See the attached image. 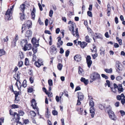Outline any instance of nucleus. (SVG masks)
Instances as JSON below:
<instances>
[{
    "mask_svg": "<svg viewBox=\"0 0 125 125\" xmlns=\"http://www.w3.org/2000/svg\"><path fill=\"white\" fill-rule=\"evenodd\" d=\"M32 34V31L30 30H27L25 34V37H27L29 39V37L31 36Z\"/></svg>",
    "mask_w": 125,
    "mask_h": 125,
    "instance_id": "nucleus-6",
    "label": "nucleus"
},
{
    "mask_svg": "<svg viewBox=\"0 0 125 125\" xmlns=\"http://www.w3.org/2000/svg\"><path fill=\"white\" fill-rule=\"evenodd\" d=\"M89 105L91 107H93L94 105V103L92 100H91L90 101Z\"/></svg>",
    "mask_w": 125,
    "mask_h": 125,
    "instance_id": "nucleus-28",
    "label": "nucleus"
},
{
    "mask_svg": "<svg viewBox=\"0 0 125 125\" xmlns=\"http://www.w3.org/2000/svg\"><path fill=\"white\" fill-rule=\"evenodd\" d=\"M31 115L33 117H35L36 115V114L33 111H31L30 112Z\"/></svg>",
    "mask_w": 125,
    "mask_h": 125,
    "instance_id": "nucleus-30",
    "label": "nucleus"
},
{
    "mask_svg": "<svg viewBox=\"0 0 125 125\" xmlns=\"http://www.w3.org/2000/svg\"><path fill=\"white\" fill-rule=\"evenodd\" d=\"M31 15L32 16V19L33 20H34L35 17V13L31 12Z\"/></svg>",
    "mask_w": 125,
    "mask_h": 125,
    "instance_id": "nucleus-57",
    "label": "nucleus"
},
{
    "mask_svg": "<svg viewBox=\"0 0 125 125\" xmlns=\"http://www.w3.org/2000/svg\"><path fill=\"white\" fill-rule=\"evenodd\" d=\"M74 59L78 62H80L81 60V56L79 54H77L75 55L74 57Z\"/></svg>",
    "mask_w": 125,
    "mask_h": 125,
    "instance_id": "nucleus-7",
    "label": "nucleus"
},
{
    "mask_svg": "<svg viewBox=\"0 0 125 125\" xmlns=\"http://www.w3.org/2000/svg\"><path fill=\"white\" fill-rule=\"evenodd\" d=\"M50 116V113L48 111V109H47V111L46 114V117L48 118H49Z\"/></svg>",
    "mask_w": 125,
    "mask_h": 125,
    "instance_id": "nucleus-40",
    "label": "nucleus"
},
{
    "mask_svg": "<svg viewBox=\"0 0 125 125\" xmlns=\"http://www.w3.org/2000/svg\"><path fill=\"white\" fill-rule=\"evenodd\" d=\"M19 39V37L17 35H16L15 39H13V40H14V41L16 42Z\"/></svg>",
    "mask_w": 125,
    "mask_h": 125,
    "instance_id": "nucleus-53",
    "label": "nucleus"
},
{
    "mask_svg": "<svg viewBox=\"0 0 125 125\" xmlns=\"http://www.w3.org/2000/svg\"><path fill=\"white\" fill-rule=\"evenodd\" d=\"M33 73L32 71V70H30L28 72V73L30 75H31V76H33Z\"/></svg>",
    "mask_w": 125,
    "mask_h": 125,
    "instance_id": "nucleus-56",
    "label": "nucleus"
},
{
    "mask_svg": "<svg viewBox=\"0 0 125 125\" xmlns=\"http://www.w3.org/2000/svg\"><path fill=\"white\" fill-rule=\"evenodd\" d=\"M101 76L105 78V79H107L108 78V77L105 74H101Z\"/></svg>",
    "mask_w": 125,
    "mask_h": 125,
    "instance_id": "nucleus-60",
    "label": "nucleus"
},
{
    "mask_svg": "<svg viewBox=\"0 0 125 125\" xmlns=\"http://www.w3.org/2000/svg\"><path fill=\"white\" fill-rule=\"evenodd\" d=\"M71 27L69 28V30L71 31H73V30H74V26H72V25H71Z\"/></svg>",
    "mask_w": 125,
    "mask_h": 125,
    "instance_id": "nucleus-58",
    "label": "nucleus"
},
{
    "mask_svg": "<svg viewBox=\"0 0 125 125\" xmlns=\"http://www.w3.org/2000/svg\"><path fill=\"white\" fill-rule=\"evenodd\" d=\"M53 13V11L52 10H50L49 12V15L50 17H52Z\"/></svg>",
    "mask_w": 125,
    "mask_h": 125,
    "instance_id": "nucleus-49",
    "label": "nucleus"
},
{
    "mask_svg": "<svg viewBox=\"0 0 125 125\" xmlns=\"http://www.w3.org/2000/svg\"><path fill=\"white\" fill-rule=\"evenodd\" d=\"M27 27H28V29L31 28V27L32 22L31 21H28L27 22Z\"/></svg>",
    "mask_w": 125,
    "mask_h": 125,
    "instance_id": "nucleus-17",
    "label": "nucleus"
},
{
    "mask_svg": "<svg viewBox=\"0 0 125 125\" xmlns=\"http://www.w3.org/2000/svg\"><path fill=\"white\" fill-rule=\"evenodd\" d=\"M88 15L90 17H92V12L90 11H88L87 12Z\"/></svg>",
    "mask_w": 125,
    "mask_h": 125,
    "instance_id": "nucleus-48",
    "label": "nucleus"
},
{
    "mask_svg": "<svg viewBox=\"0 0 125 125\" xmlns=\"http://www.w3.org/2000/svg\"><path fill=\"white\" fill-rule=\"evenodd\" d=\"M91 58L90 55L87 56L86 58V62L91 61Z\"/></svg>",
    "mask_w": 125,
    "mask_h": 125,
    "instance_id": "nucleus-52",
    "label": "nucleus"
},
{
    "mask_svg": "<svg viewBox=\"0 0 125 125\" xmlns=\"http://www.w3.org/2000/svg\"><path fill=\"white\" fill-rule=\"evenodd\" d=\"M122 78L120 76H118L116 77V79L117 81H119L122 79Z\"/></svg>",
    "mask_w": 125,
    "mask_h": 125,
    "instance_id": "nucleus-62",
    "label": "nucleus"
},
{
    "mask_svg": "<svg viewBox=\"0 0 125 125\" xmlns=\"http://www.w3.org/2000/svg\"><path fill=\"white\" fill-rule=\"evenodd\" d=\"M34 78L33 76H31L29 79V80L31 83H32L33 82Z\"/></svg>",
    "mask_w": 125,
    "mask_h": 125,
    "instance_id": "nucleus-39",
    "label": "nucleus"
},
{
    "mask_svg": "<svg viewBox=\"0 0 125 125\" xmlns=\"http://www.w3.org/2000/svg\"><path fill=\"white\" fill-rule=\"evenodd\" d=\"M104 71L107 73H111L112 72V68L109 69H105Z\"/></svg>",
    "mask_w": 125,
    "mask_h": 125,
    "instance_id": "nucleus-22",
    "label": "nucleus"
},
{
    "mask_svg": "<svg viewBox=\"0 0 125 125\" xmlns=\"http://www.w3.org/2000/svg\"><path fill=\"white\" fill-rule=\"evenodd\" d=\"M68 24H71V25H72V26H75V23L73 22H72V21H70L68 23Z\"/></svg>",
    "mask_w": 125,
    "mask_h": 125,
    "instance_id": "nucleus-31",
    "label": "nucleus"
},
{
    "mask_svg": "<svg viewBox=\"0 0 125 125\" xmlns=\"http://www.w3.org/2000/svg\"><path fill=\"white\" fill-rule=\"evenodd\" d=\"M70 53V51L68 50H67L65 52V56L67 57L69 55Z\"/></svg>",
    "mask_w": 125,
    "mask_h": 125,
    "instance_id": "nucleus-59",
    "label": "nucleus"
},
{
    "mask_svg": "<svg viewBox=\"0 0 125 125\" xmlns=\"http://www.w3.org/2000/svg\"><path fill=\"white\" fill-rule=\"evenodd\" d=\"M27 81L26 80H24L22 83V86L24 87H25L27 85L26 84Z\"/></svg>",
    "mask_w": 125,
    "mask_h": 125,
    "instance_id": "nucleus-33",
    "label": "nucleus"
},
{
    "mask_svg": "<svg viewBox=\"0 0 125 125\" xmlns=\"http://www.w3.org/2000/svg\"><path fill=\"white\" fill-rule=\"evenodd\" d=\"M110 88L112 90V91L114 93H115L116 92L117 90L116 88H113L111 87H110Z\"/></svg>",
    "mask_w": 125,
    "mask_h": 125,
    "instance_id": "nucleus-54",
    "label": "nucleus"
},
{
    "mask_svg": "<svg viewBox=\"0 0 125 125\" xmlns=\"http://www.w3.org/2000/svg\"><path fill=\"white\" fill-rule=\"evenodd\" d=\"M46 94L48 95V96L49 97H51L52 96V93L51 92H50L49 93L47 92L46 93Z\"/></svg>",
    "mask_w": 125,
    "mask_h": 125,
    "instance_id": "nucleus-47",
    "label": "nucleus"
},
{
    "mask_svg": "<svg viewBox=\"0 0 125 125\" xmlns=\"http://www.w3.org/2000/svg\"><path fill=\"white\" fill-rule=\"evenodd\" d=\"M109 117L110 119L114 121L116 120V118L115 114L112 115L111 117L109 116Z\"/></svg>",
    "mask_w": 125,
    "mask_h": 125,
    "instance_id": "nucleus-20",
    "label": "nucleus"
},
{
    "mask_svg": "<svg viewBox=\"0 0 125 125\" xmlns=\"http://www.w3.org/2000/svg\"><path fill=\"white\" fill-rule=\"evenodd\" d=\"M48 83L50 86H52V81L51 79H49L48 80Z\"/></svg>",
    "mask_w": 125,
    "mask_h": 125,
    "instance_id": "nucleus-38",
    "label": "nucleus"
},
{
    "mask_svg": "<svg viewBox=\"0 0 125 125\" xmlns=\"http://www.w3.org/2000/svg\"><path fill=\"white\" fill-rule=\"evenodd\" d=\"M121 100L122 104H124L125 103V98H123Z\"/></svg>",
    "mask_w": 125,
    "mask_h": 125,
    "instance_id": "nucleus-64",
    "label": "nucleus"
},
{
    "mask_svg": "<svg viewBox=\"0 0 125 125\" xmlns=\"http://www.w3.org/2000/svg\"><path fill=\"white\" fill-rule=\"evenodd\" d=\"M78 99L80 100H82L84 98L83 96H78Z\"/></svg>",
    "mask_w": 125,
    "mask_h": 125,
    "instance_id": "nucleus-43",
    "label": "nucleus"
},
{
    "mask_svg": "<svg viewBox=\"0 0 125 125\" xmlns=\"http://www.w3.org/2000/svg\"><path fill=\"white\" fill-rule=\"evenodd\" d=\"M11 108L12 109H15L19 108V106L18 105H16L15 104H12L11 105Z\"/></svg>",
    "mask_w": 125,
    "mask_h": 125,
    "instance_id": "nucleus-34",
    "label": "nucleus"
},
{
    "mask_svg": "<svg viewBox=\"0 0 125 125\" xmlns=\"http://www.w3.org/2000/svg\"><path fill=\"white\" fill-rule=\"evenodd\" d=\"M8 10L6 11V12L5 14V19L6 21L8 20Z\"/></svg>",
    "mask_w": 125,
    "mask_h": 125,
    "instance_id": "nucleus-29",
    "label": "nucleus"
},
{
    "mask_svg": "<svg viewBox=\"0 0 125 125\" xmlns=\"http://www.w3.org/2000/svg\"><path fill=\"white\" fill-rule=\"evenodd\" d=\"M24 123L25 124H28L29 123V121L28 119H25L24 120Z\"/></svg>",
    "mask_w": 125,
    "mask_h": 125,
    "instance_id": "nucleus-55",
    "label": "nucleus"
},
{
    "mask_svg": "<svg viewBox=\"0 0 125 125\" xmlns=\"http://www.w3.org/2000/svg\"><path fill=\"white\" fill-rule=\"evenodd\" d=\"M62 64L60 63H58L57 66L58 69L59 70H62Z\"/></svg>",
    "mask_w": 125,
    "mask_h": 125,
    "instance_id": "nucleus-21",
    "label": "nucleus"
},
{
    "mask_svg": "<svg viewBox=\"0 0 125 125\" xmlns=\"http://www.w3.org/2000/svg\"><path fill=\"white\" fill-rule=\"evenodd\" d=\"M19 56L20 58L21 59H22L24 57L23 55L22 52L20 53Z\"/></svg>",
    "mask_w": 125,
    "mask_h": 125,
    "instance_id": "nucleus-61",
    "label": "nucleus"
},
{
    "mask_svg": "<svg viewBox=\"0 0 125 125\" xmlns=\"http://www.w3.org/2000/svg\"><path fill=\"white\" fill-rule=\"evenodd\" d=\"M23 64V62L22 61H20L19 62L18 66L19 67H21Z\"/></svg>",
    "mask_w": 125,
    "mask_h": 125,
    "instance_id": "nucleus-45",
    "label": "nucleus"
},
{
    "mask_svg": "<svg viewBox=\"0 0 125 125\" xmlns=\"http://www.w3.org/2000/svg\"><path fill=\"white\" fill-rule=\"evenodd\" d=\"M118 91L119 93H121L122 92H123L124 90V89L122 87H118Z\"/></svg>",
    "mask_w": 125,
    "mask_h": 125,
    "instance_id": "nucleus-27",
    "label": "nucleus"
},
{
    "mask_svg": "<svg viewBox=\"0 0 125 125\" xmlns=\"http://www.w3.org/2000/svg\"><path fill=\"white\" fill-rule=\"evenodd\" d=\"M31 41L33 44L39 43V41L36 40L35 38H33L31 40Z\"/></svg>",
    "mask_w": 125,
    "mask_h": 125,
    "instance_id": "nucleus-15",
    "label": "nucleus"
},
{
    "mask_svg": "<svg viewBox=\"0 0 125 125\" xmlns=\"http://www.w3.org/2000/svg\"><path fill=\"white\" fill-rule=\"evenodd\" d=\"M25 65H29V62L28 59L27 58L25 59Z\"/></svg>",
    "mask_w": 125,
    "mask_h": 125,
    "instance_id": "nucleus-35",
    "label": "nucleus"
},
{
    "mask_svg": "<svg viewBox=\"0 0 125 125\" xmlns=\"http://www.w3.org/2000/svg\"><path fill=\"white\" fill-rule=\"evenodd\" d=\"M20 9L22 12H24V11L25 9V5L24 4H22L20 6Z\"/></svg>",
    "mask_w": 125,
    "mask_h": 125,
    "instance_id": "nucleus-16",
    "label": "nucleus"
},
{
    "mask_svg": "<svg viewBox=\"0 0 125 125\" xmlns=\"http://www.w3.org/2000/svg\"><path fill=\"white\" fill-rule=\"evenodd\" d=\"M13 92H14V94L15 95V100H17V97L19 95V93L18 92L16 91H14Z\"/></svg>",
    "mask_w": 125,
    "mask_h": 125,
    "instance_id": "nucleus-26",
    "label": "nucleus"
},
{
    "mask_svg": "<svg viewBox=\"0 0 125 125\" xmlns=\"http://www.w3.org/2000/svg\"><path fill=\"white\" fill-rule=\"evenodd\" d=\"M27 43V41L26 40H22L21 41L20 45L23 47V46H25L26 44Z\"/></svg>",
    "mask_w": 125,
    "mask_h": 125,
    "instance_id": "nucleus-14",
    "label": "nucleus"
},
{
    "mask_svg": "<svg viewBox=\"0 0 125 125\" xmlns=\"http://www.w3.org/2000/svg\"><path fill=\"white\" fill-rule=\"evenodd\" d=\"M14 5H13L10 8L9 11L8 12V20H10L12 18V13L13 12V8Z\"/></svg>",
    "mask_w": 125,
    "mask_h": 125,
    "instance_id": "nucleus-3",
    "label": "nucleus"
},
{
    "mask_svg": "<svg viewBox=\"0 0 125 125\" xmlns=\"http://www.w3.org/2000/svg\"><path fill=\"white\" fill-rule=\"evenodd\" d=\"M50 52L52 55L55 54L57 52V48L55 46L53 45L50 48Z\"/></svg>",
    "mask_w": 125,
    "mask_h": 125,
    "instance_id": "nucleus-2",
    "label": "nucleus"
},
{
    "mask_svg": "<svg viewBox=\"0 0 125 125\" xmlns=\"http://www.w3.org/2000/svg\"><path fill=\"white\" fill-rule=\"evenodd\" d=\"M80 80L81 82H83L86 85L88 84L89 82L88 79L86 80L83 77L81 78Z\"/></svg>",
    "mask_w": 125,
    "mask_h": 125,
    "instance_id": "nucleus-13",
    "label": "nucleus"
},
{
    "mask_svg": "<svg viewBox=\"0 0 125 125\" xmlns=\"http://www.w3.org/2000/svg\"><path fill=\"white\" fill-rule=\"evenodd\" d=\"M120 112L121 113V115L122 116H123L124 115H125V112L124 111L122 110H121L120 111Z\"/></svg>",
    "mask_w": 125,
    "mask_h": 125,
    "instance_id": "nucleus-51",
    "label": "nucleus"
},
{
    "mask_svg": "<svg viewBox=\"0 0 125 125\" xmlns=\"http://www.w3.org/2000/svg\"><path fill=\"white\" fill-rule=\"evenodd\" d=\"M31 106L33 109H37L36 103L34 99H33L31 101Z\"/></svg>",
    "mask_w": 125,
    "mask_h": 125,
    "instance_id": "nucleus-8",
    "label": "nucleus"
},
{
    "mask_svg": "<svg viewBox=\"0 0 125 125\" xmlns=\"http://www.w3.org/2000/svg\"><path fill=\"white\" fill-rule=\"evenodd\" d=\"M52 114L54 115H58V112L55 110H53L52 111Z\"/></svg>",
    "mask_w": 125,
    "mask_h": 125,
    "instance_id": "nucleus-46",
    "label": "nucleus"
},
{
    "mask_svg": "<svg viewBox=\"0 0 125 125\" xmlns=\"http://www.w3.org/2000/svg\"><path fill=\"white\" fill-rule=\"evenodd\" d=\"M5 51L2 49H0V55L2 56V55L5 54Z\"/></svg>",
    "mask_w": 125,
    "mask_h": 125,
    "instance_id": "nucleus-24",
    "label": "nucleus"
},
{
    "mask_svg": "<svg viewBox=\"0 0 125 125\" xmlns=\"http://www.w3.org/2000/svg\"><path fill=\"white\" fill-rule=\"evenodd\" d=\"M16 42L13 40L12 42L11 46L12 47H14L16 46Z\"/></svg>",
    "mask_w": 125,
    "mask_h": 125,
    "instance_id": "nucleus-37",
    "label": "nucleus"
},
{
    "mask_svg": "<svg viewBox=\"0 0 125 125\" xmlns=\"http://www.w3.org/2000/svg\"><path fill=\"white\" fill-rule=\"evenodd\" d=\"M33 89L31 88L30 87L28 89V92H29L31 93L32 92Z\"/></svg>",
    "mask_w": 125,
    "mask_h": 125,
    "instance_id": "nucleus-63",
    "label": "nucleus"
},
{
    "mask_svg": "<svg viewBox=\"0 0 125 125\" xmlns=\"http://www.w3.org/2000/svg\"><path fill=\"white\" fill-rule=\"evenodd\" d=\"M87 45V43L86 42H83L80 45L81 47L83 48H84Z\"/></svg>",
    "mask_w": 125,
    "mask_h": 125,
    "instance_id": "nucleus-19",
    "label": "nucleus"
},
{
    "mask_svg": "<svg viewBox=\"0 0 125 125\" xmlns=\"http://www.w3.org/2000/svg\"><path fill=\"white\" fill-rule=\"evenodd\" d=\"M20 116L16 112H14V114L13 115V116H15L16 118L15 121L16 122H19V120L20 119Z\"/></svg>",
    "mask_w": 125,
    "mask_h": 125,
    "instance_id": "nucleus-9",
    "label": "nucleus"
},
{
    "mask_svg": "<svg viewBox=\"0 0 125 125\" xmlns=\"http://www.w3.org/2000/svg\"><path fill=\"white\" fill-rule=\"evenodd\" d=\"M121 64L120 62L118 61H117L116 62V66L117 69L119 71L122 70V69L120 67V64Z\"/></svg>",
    "mask_w": 125,
    "mask_h": 125,
    "instance_id": "nucleus-12",
    "label": "nucleus"
},
{
    "mask_svg": "<svg viewBox=\"0 0 125 125\" xmlns=\"http://www.w3.org/2000/svg\"><path fill=\"white\" fill-rule=\"evenodd\" d=\"M90 77L92 79L95 80L100 79V74L98 73L95 72L93 73L90 75Z\"/></svg>",
    "mask_w": 125,
    "mask_h": 125,
    "instance_id": "nucleus-1",
    "label": "nucleus"
},
{
    "mask_svg": "<svg viewBox=\"0 0 125 125\" xmlns=\"http://www.w3.org/2000/svg\"><path fill=\"white\" fill-rule=\"evenodd\" d=\"M4 118L3 117L0 118V125H2V124L4 123Z\"/></svg>",
    "mask_w": 125,
    "mask_h": 125,
    "instance_id": "nucleus-36",
    "label": "nucleus"
},
{
    "mask_svg": "<svg viewBox=\"0 0 125 125\" xmlns=\"http://www.w3.org/2000/svg\"><path fill=\"white\" fill-rule=\"evenodd\" d=\"M24 114V113L23 111L20 110L19 112V114H18L20 116H22Z\"/></svg>",
    "mask_w": 125,
    "mask_h": 125,
    "instance_id": "nucleus-44",
    "label": "nucleus"
},
{
    "mask_svg": "<svg viewBox=\"0 0 125 125\" xmlns=\"http://www.w3.org/2000/svg\"><path fill=\"white\" fill-rule=\"evenodd\" d=\"M108 113L109 114V116L110 117L112 115L114 114V113L110 109L108 111Z\"/></svg>",
    "mask_w": 125,
    "mask_h": 125,
    "instance_id": "nucleus-23",
    "label": "nucleus"
},
{
    "mask_svg": "<svg viewBox=\"0 0 125 125\" xmlns=\"http://www.w3.org/2000/svg\"><path fill=\"white\" fill-rule=\"evenodd\" d=\"M31 48V44H26L23 48L24 50L25 51H26L27 50H30Z\"/></svg>",
    "mask_w": 125,
    "mask_h": 125,
    "instance_id": "nucleus-5",
    "label": "nucleus"
},
{
    "mask_svg": "<svg viewBox=\"0 0 125 125\" xmlns=\"http://www.w3.org/2000/svg\"><path fill=\"white\" fill-rule=\"evenodd\" d=\"M72 34L74 36H75V37H77V38L76 39V40H78V39L79 37V36L78 31V28H76L75 31H74L73 30V31H72Z\"/></svg>",
    "mask_w": 125,
    "mask_h": 125,
    "instance_id": "nucleus-4",
    "label": "nucleus"
},
{
    "mask_svg": "<svg viewBox=\"0 0 125 125\" xmlns=\"http://www.w3.org/2000/svg\"><path fill=\"white\" fill-rule=\"evenodd\" d=\"M87 63L88 65V67L90 68L91 65L92 63V61H87Z\"/></svg>",
    "mask_w": 125,
    "mask_h": 125,
    "instance_id": "nucleus-32",
    "label": "nucleus"
},
{
    "mask_svg": "<svg viewBox=\"0 0 125 125\" xmlns=\"http://www.w3.org/2000/svg\"><path fill=\"white\" fill-rule=\"evenodd\" d=\"M20 73L19 72L16 73L14 75L13 77L17 81L20 79Z\"/></svg>",
    "mask_w": 125,
    "mask_h": 125,
    "instance_id": "nucleus-10",
    "label": "nucleus"
},
{
    "mask_svg": "<svg viewBox=\"0 0 125 125\" xmlns=\"http://www.w3.org/2000/svg\"><path fill=\"white\" fill-rule=\"evenodd\" d=\"M85 41L88 42H90V39L89 38V37L88 36H87L85 38Z\"/></svg>",
    "mask_w": 125,
    "mask_h": 125,
    "instance_id": "nucleus-42",
    "label": "nucleus"
},
{
    "mask_svg": "<svg viewBox=\"0 0 125 125\" xmlns=\"http://www.w3.org/2000/svg\"><path fill=\"white\" fill-rule=\"evenodd\" d=\"M90 111L91 113V116L92 117H93L95 114V110L93 107H91L90 108Z\"/></svg>",
    "mask_w": 125,
    "mask_h": 125,
    "instance_id": "nucleus-11",
    "label": "nucleus"
},
{
    "mask_svg": "<svg viewBox=\"0 0 125 125\" xmlns=\"http://www.w3.org/2000/svg\"><path fill=\"white\" fill-rule=\"evenodd\" d=\"M34 65L38 67H39L41 65L40 64L39 62L36 61L35 62Z\"/></svg>",
    "mask_w": 125,
    "mask_h": 125,
    "instance_id": "nucleus-41",
    "label": "nucleus"
},
{
    "mask_svg": "<svg viewBox=\"0 0 125 125\" xmlns=\"http://www.w3.org/2000/svg\"><path fill=\"white\" fill-rule=\"evenodd\" d=\"M26 26L25 24H23L22 25V33L23 31L25 29Z\"/></svg>",
    "mask_w": 125,
    "mask_h": 125,
    "instance_id": "nucleus-50",
    "label": "nucleus"
},
{
    "mask_svg": "<svg viewBox=\"0 0 125 125\" xmlns=\"http://www.w3.org/2000/svg\"><path fill=\"white\" fill-rule=\"evenodd\" d=\"M32 50L34 53H35L37 51V48L35 46H33L32 48Z\"/></svg>",
    "mask_w": 125,
    "mask_h": 125,
    "instance_id": "nucleus-18",
    "label": "nucleus"
},
{
    "mask_svg": "<svg viewBox=\"0 0 125 125\" xmlns=\"http://www.w3.org/2000/svg\"><path fill=\"white\" fill-rule=\"evenodd\" d=\"M21 14L20 16V18L21 20H22L25 18L24 12H22L21 14V13H20V14Z\"/></svg>",
    "mask_w": 125,
    "mask_h": 125,
    "instance_id": "nucleus-25",
    "label": "nucleus"
}]
</instances>
